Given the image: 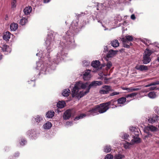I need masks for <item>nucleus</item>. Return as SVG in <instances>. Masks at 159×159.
<instances>
[{
  "label": "nucleus",
  "instance_id": "obj_1",
  "mask_svg": "<svg viewBox=\"0 0 159 159\" xmlns=\"http://www.w3.org/2000/svg\"><path fill=\"white\" fill-rule=\"evenodd\" d=\"M55 33L52 31L48 32L45 41L46 50L48 52L46 54L42 51L36 54L37 56L40 57V59L43 58V62L39 61L36 63V69L39 71L40 74H47L51 72L55 69L56 64L59 63L66 56L67 53L65 52L66 44L63 42H61L59 47V51L52 58L49 57V53L56 46L54 42Z\"/></svg>",
  "mask_w": 159,
  "mask_h": 159
},
{
  "label": "nucleus",
  "instance_id": "obj_2",
  "mask_svg": "<svg viewBox=\"0 0 159 159\" xmlns=\"http://www.w3.org/2000/svg\"><path fill=\"white\" fill-rule=\"evenodd\" d=\"M102 84L100 81H94L89 84L88 82L83 83L81 82L76 83L71 91L72 96L79 100L89 92V89L92 87L100 85Z\"/></svg>",
  "mask_w": 159,
  "mask_h": 159
},
{
  "label": "nucleus",
  "instance_id": "obj_3",
  "mask_svg": "<svg viewBox=\"0 0 159 159\" xmlns=\"http://www.w3.org/2000/svg\"><path fill=\"white\" fill-rule=\"evenodd\" d=\"M70 29L65 33V36L63 37L64 39V43L66 41L67 44L70 45L71 47H74L75 41L73 39L74 33H77L78 31V23L77 20L73 21L71 25Z\"/></svg>",
  "mask_w": 159,
  "mask_h": 159
},
{
  "label": "nucleus",
  "instance_id": "obj_4",
  "mask_svg": "<svg viewBox=\"0 0 159 159\" xmlns=\"http://www.w3.org/2000/svg\"><path fill=\"white\" fill-rule=\"evenodd\" d=\"M125 0H106L105 2L102 3H99L97 9L102 13H106L107 11L109 10V8H113L116 5L124 2Z\"/></svg>",
  "mask_w": 159,
  "mask_h": 159
},
{
  "label": "nucleus",
  "instance_id": "obj_5",
  "mask_svg": "<svg viewBox=\"0 0 159 159\" xmlns=\"http://www.w3.org/2000/svg\"><path fill=\"white\" fill-rule=\"evenodd\" d=\"M129 130L131 132V134L133 136V139H132L130 143L125 141L124 143L123 146L125 149L130 148L132 145L139 142V133L138 129L135 127L130 126L129 127Z\"/></svg>",
  "mask_w": 159,
  "mask_h": 159
},
{
  "label": "nucleus",
  "instance_id": "obj_6",
  "mask_svg": "<svg viewBox=\"0 0 159 159\" xmlns=\"http://www.w3.org/2000/svg\"><path fill=\"white\" fill-rule=\"evenodd\" d=\"M98 108L97 107V105L93 108L92 109L89 110L86 114H82L76 116L74 119L75 121L79 120V119H82L84 117L86 116H89L91 115L95 116L96 115L98 114L99 113Z\"/></svg>",
  "mask_w": 159,
  "mask_h": 159
},
{
  "label": "nucleus",
  "instance_id": "obj_7",
  "mask_svg": "<svg viewBox=\"0 0 159 159\" xmlns=\"http://www.w3.org/2000/svg\"><path fill=\"white\" fill-rule=\"evenodd\" d=\"M133 40V37L131 35H126L125 37L121 39L123 46L126 48H129L132 44L130 42Z\"/></svg>",
  "mask_w": 159,
  "mask_h": 159
},
{
  "label": "nucleus",
  "instance_id": "obj_8",
  "mask_svg": "<svg viewBox=\"0 0 159 159\" xmlns=\"http://www.w3.org/2000/svg\"><path fill=\"white\" fill-rule=\"evenodd\" d=\"M152 53V51L149 50L148 48L146 49L143 53L142 60L144 64H147L151 61V58L150 57Z\"/></svg>",
  "mask_w": 159,
  "mask_h": 159
},
{
  "label": "nucleus",
  "instance_id": "obj_9",
  "mask_svg": "<svg viewBox=\"0 0 159 159\" xmlns=\"http://www.w3.org/2000/svg\"><path fill=\"white\" fill-rule=\"evenodd\" d=\"M91 66L93 68V71L94 72H96L101 69L102 67L104 66V65H103L102 66H101L100 62L98 61H93L92 62Z\"/></svg>",
  "mask_w": 159,
  "mask_h": 159
},
{
  "label": "nucleus",
  "instance_id": "obj_10",
  "mask_svg": "<svg viewBox=\"0 0 159 159\" xmlns=\"http://www.w3.org/2000/svg\"><path fill=\"white\" fill-rule=\"evenodd\" d=\"M97 107L98 108L99 113H102L105 112L109 108L107 102L97 105Z\"/></svg>",
  "mask_w": 159,
  "mask_h": 159
},
{
  "label": "nucleus",
  "instance_id": "obj_11",
  "mask_svg": "<svg viewBox=\"0 0 159 159\" xmlns=\"http://www.w3.org/2000/svg\"><path fill=\"white\" fill-rule=\"evenodd\" d=\"M157 128L156 127L153 125H149L147 127H146L145 129H144V132L147 134V135H146L145 137H150L152 136L151 134L149 133V130H150L152 131H155L157 130Z\"/></svg>",
  "mask_w": 159,
  "mask_h": 159
},
{
  "label": "nucleus",
  "instance_id": "obj_12",
  "mask_svg": "<svg viewBox=\"0 0 159 159\" xmlns=\"http://www.w3.org/2000/svg\"><path fill=\"white\" fill-rule=\"evenodd\" d=\"M30 138L31 139H35L39 135V133L34 129L29 130L26 133Z\"/></svg>",
  "mask_w": 159,
  "mask_h": 159
},
{
  "label": "nucleus",
  "instance_id": "obj_13",
  "mask_svg": "<svg viewBox=\"0 0 159 159\" xmlns=\"http://www.w3.org/2000/svg\"><path fill=\"white\" fill-rule=\"evenodd\" d=\"M126 97H123L119 98L117 100V103L118 105L117 106L122 107L129 102L130 101L127 100V101H126Z\"/></svg>",
  "mask_w": 159,
  "mask_h": 159
},
{
  "label": "nucleus",
  "instance_id": "obj_14",
  "mask_svg": "<svg viewBox=\"0 0 159 159\" xmlns=\"http://www.w3.org/2000/svg\"><path fill=\"white\" fill-rule=\"evenodd\" d=\"M111 90V87L110 86L105 85L103 86L100 91V93L102 94H107Z\"/></svg>",
  "mask_w": 159,
  "mask_h": 159
},
{
  "label": "nucleus",
  "instance_id": "obj_15",
  "mask_svg": "<svg viewBox=\"0 0 159 159\" xmlns=\"http://www.w3.org/2000/svg\"><path fill=\"white\" fill-rule=\"evenodd\" d=\"M90 72L91 70H86L85 71L83 75V78L84 80H89L91 77Z\"/></svg>",
  "mask_w": 159,
  "mask_h": 159
},
{
  "label": "nucleus",
  "instance_id": "obj_16",
  "mask_svg": "<svg viewBox=\"0 0 159 159\" xmlns=\"http://www.w3.org/2000/svg\"><path fill=\"white\" fill-rule=\"evenodd\" d=\"M44 117L42 116L37 115L32 119V120L39 124L43 120Z\"/></svg>",
  "mask_w": 159,
  "mask_h": 159
},
{
  "label": "nucleus",
  "instance_id": "obj_17",
  "mask_svg": "<svg viewBox=\"0 0 159 159\" xmlns=\"http://www.w3.org/2000/svg\"><path fill=\"white\" fill-rule=\"evenodd\" d=\"M108 106L109 108H114L117 107L118 106L116 105V100H112L110 101L107 102Z\"/></svg>",
  "mask_w": 159,
  "mask_h": 159
},
{
  "label": "nucleus",
  "instance_id": "obj_18",
  "mask_svg": "<svg viewBox=\"0 0 159 159\" xmlns=\"http://www.w3.org/2000/svg\"><path fill=\"white\" fill-rule=\"evenodd\" d=\"M159 120V117L156 115H155L152 117L149 118L148 121L149 123L153 124L157 122Z\"/></svg>",
  "mask_w": 159,
  "mask_h": 159
},
{
  "label": "nucleus",
  "instance_id": "obj_19",
  "mask_svg": "<svg viewBox=\"0 0 159 159\" xmlns=\"http://www.w3.org/2000/svg\"><path fill=\"white\" fill-rule=\"evenodd\" d=\"M3 52H5L6 54L10 53L11 51V49L7 45H3L2 48Z\"/></svg>",
  "mask_w": 159,
  "mask_h": 159
},
{
  "label": "nucleus",
  "instance_id": "obj_20",
  "mask_svg": "<svg viewBox=\"0 0 159 159\" xmlns=\"http://www.w3.org/2000/svg\"><path fill=\"white\" fill-rule=\"evenodd\" d=\"M71 115V111L70 110H66L64 113L63 116L64 119L67 120L69 119Z\"/></svg>",
  "mask_w": 159,
  "mask_h": 159
},
{
  "label": "nucleus",
  "instance_id": "obj_21",
  "mask_svg": "<svg viewBox=\"0 0 159 159\" xmlns=\"http://www.w3.org/2000/svg\"><path fill=\"white\" fill-rule=\"evenodd\" d=\"M118 51H115L112 50H110L107 54V57H111L115 55Z\"/></svg>",
  "mask_w": 159,
  "mask_h": 159
},
{
  "label": "nucleus",
  "instance_id": "obj_22",
  "mask_svg": "<svg viewBox=\"0 0 159 159\" xmlns=\"http://www.w3.org/2000/svg\"><path fill=\"white\" fill-rule=\"evenodd\" d=\"M11 33L9 31L6 32L3 36V39L6 41L9 40L11 37Z\"/></svg>",
  "mask_w": 159,
  "mask_h": 159
},
{
  "label": "nucleus",
  "instance_id": "obj_23",
  "mask_svg": "<svg viewBox=\"0 0 159 159\" xmlns=\"http://www.w3.org/2000/svg\"><path fill=\"white\" fill-rule=\"evenodd\" d=\"M18 28V25L15 23H13L10 25V29L11 31H15Z\"/></svg>",
  "mask_w": 159,
  "mask_h": 159
},
{
  "label": "nucleus",
  "instance_id": "obj_24",
  "mask_svg": "<svg viewBox=\"0 0 159 159\" xmlns=\"http://www.w3.org/2000/svg\"><path fill=\"white\" fill-rule=\"evenodd\" d=\"M52 126L51 123L49 122H48L44 124L43 126V127L44 129H49Z\"/></svg>",
  "mask_w": 159,
  "mask_h": 159
},
{
  "label": "nucleus",
  "instance_id": "obj_25",
  "mask_svg": "<svg viewBox=\"0 0 159 159\" xmlns=\"http://www.w3.org/2000/svg\"><path fill=\"white\" fill-rule=\"evenodd\" d=\"M32 10V8L31 7H26L24 9L23 11L25 15H28L30 13Z\"/></svg>",
  "mask_w": 159,
  "mask_h": 159
},
{
  "label": "nucleus",
  "instance_id": "obj_26",
  "mask_svg": "<svg viewBox=\"0 0 159 159\" xmlns=\"http://www.w3.org/2000/svg\"><path fill=\"white\" fill-rule=\"evenodd\" d=\"M70 93V90L68 89H64L62 93V94L64 97H67Z\"/></svg>",
  "mask_w": 159,
  "mask_h": 159
},
{
  "label": "nucleus",
  "instance_id": "obj_27",
  "mask_svg": "<svg viewBox=\"0 0 159 159\" xmlns=\"http://www.w3.org/2000/svg\"><path fill=\"white\" fill-rule=\"evenodd\" d=\"M54 115V112L53 111H48L46 114V117L48 118H52Z\"/></svg>",
  "mask_w": 159,
  "mask_h": 159
},
{
  "label": "nucleus",
  "instance_id": "obj_28",
  "mask_svg": "<svg viewBox=\"0 0 159 159\" xmlns=\"http://www.w3.org/2000/svg\"><path fill=\"white\" fill-rule=\"evenodd\" d=\"M111 45L114 48H116L119 46V43L117 40H114L112 41L111 43Z\"/></svg>",
  "mask_w": 159,
  "mask_h": 159
},
{
  "label": "nucleus",
  "instance_id": "obj_29",
  "mask_svg": "<svg viewBox=\"0 0 159 159\" xmlns=\"http://www.w3.org/2000/svg\"><path fill=\"white\" fill-rule=\"evenodd\" d=\"M65 105V102L64 101H59L57 103V107L59 108H63Z\"/></svg>",
  "mask_w": 159,
  "mask_h": 159
},
{
  "label": "nucleus",
  "instance_id": "obj_30",
  "mask_svg": "<svg viewBox=\"0 0 159 159\" xmlns=\"http://www.w3.org/2000/svg\"><path fill=\"white\" fill-rule=\"evenodd\" d=\"M140 41L142 42L146 46H148L151 44V42L149 40L146 39H142L140 38Z\"/></svg>",
  "mask_w": 159,
  "mask_h": 159
},
{
  "label": "nucleus",
  "instance_id": "obj_31",
  "mask_svg": "<svg viewBox=\"0 0 159 159\" xmlns=\"http://www.w3.org/2000/svg\"><path fill=\"white\" fill-rule=\"evenodd\" d=\"M148 67V66H145L144 65H140V70L142 71H146L149 70Z\"/></svg>",
  "mask_w": 159,
  "mask_h": 159
},
{
  "label": "nucleus",
  "instance_id": "obj_32",
  "mask_svg": "<svg viewBox=\"0 0 159 159\" xmlns=\"http://www.w3.org/2000/svg\"><path fill=\"white\" fill-rule=\"evenodd\" d=\"M28 20L25 18L23 17L20 20V24L22 25H23L26 24L28 22Z\"/></svg>",
  "mask_w": 159,
  "mask_h": 159
},
{
  "label": "nucleus",
  "instance_id": "obj_33",
  "mask_svg": "<svg viewBox=\"0 0 159 159\" xmlns=\"http://www.w3.org/2000/svg\"><path fill=\"white\" fill-rule=\"evenodd\" d=\"M111 147L110 145H107L104 148V152H109L111 150Z\"/></svg>",
  "mask_w": 159,
  "mask_h": 159
},
{
  "label": "nucleus",
  "instance_id": "obj_34",
  "mask_svg": "<svg viewBox=\"0 0 159 159\" xmlns=\"http://www.w3.org/2000/svg\"><path fill=\"white\" fill-rule=\"evenodd\" d=\"M120 136L122 137V139L129 140L128 139L129 136L128 134L125 133H122L120 134Z\"/></svg>",
  "mask_w": 159,
  "mask_h": 159
},
{
  "label": "nucleus",
  "instance_id": "obj_35",
  "mask_svg": "<svg viewBox=\"0 0 159 159\" xmlns=\"http://www.w3.org/2000/svg\"><path fill=\"white\" fill-rule=\"evenodd\" d=\"M125 157L124 155L118 154L116 155L114 157V159H122Z\"/></svg>",
  "mask_w": 159,
  "mask_h": 159
},
{
  "label": "nucleus",
  "instance_id": "obj_36",
  "mask_svg": "<svg viewBox=\"0 0 159 159\" xmlns=\"http://www.w3.org/2000/svg\"><path fill=\"white\" fill-rule=\"evenodd\" d=\"M112 66V64L111 61L108 62L106 65V67L105 68L106 70H108L110 69L111 68V67Z\"/></svg>",
  "mask_w": 159,
  "mask_h": 159
},
{
  "label": "nucleus",
  "instance_id": "obj_37",
  "mask_svg": "<svg viewBox=\"0 0 159 159\" xmlns=\"http://www.w3.org/2000/svg\"><path fill=\"white\" fill-rule=\"evenodd\" d=\"M137 94V93H133L126 95L125 97L126 98H134V97Z\"/></svg>",
  "mask_w": 159,
  "mask_h": 159
},
{
  "label": "nucleus",
  "instance_id": "obj_38",
  "mask_svg": "<svg viewBox=\"0 0 159 159\" xmlns=\"http://www.w3.org/2000/svg\"><path fill=\"white\" fill-rule=\"evenodd\" d=\"M148 97L151 98H154L156 97V94L153 92H150L148 94Z\"/></svg>",
  "mask_w": 159,
  "mask_h": 159
},
{
  "label": "nucleus",
  "instance_id": "obj_39",
  "mask_svg": "<svg viewBox=\"0 0 159 159\" xmlns=\"http://www.w3.org/2000/svg\"><path fill=\"white\" fill-rule=\"evenodd\" d=\"M16 6V0H12L11 3V7L12 8H15Z\"/></svg>",
  "mask_w": 159,
  "mask_h": 159
},
{
  "label": "nucleus",
  "instance_id": "obj_40",
  "mask_svg": "<svg viewBox=\"0 0 159 159\" xmlns=\"http://www.w3.org/2000/svg\"><path fill=\"white\" fill-rule=\"evenodd\" d=\"M138 90H139L138 88L133 89L132 88H127L126 89V90H127L128 92H132Z\"/></svg>",
  "mask_w": 159,
  "mask_h": 159
},
{
  "label": "nucleus",
  "instance_id": "obj_41",
  "mask_svg": "<svg viewBox=\"0 0 159 159\" xmlns=\"http://www.w3.org/2000/svg\"><path fill=\"white\" fill-rule=\"evenodd\" d=\"M89 61L84 60L83 62V65L84 66H87L90 64Z\"/></svg>",
  "mask_w": 159,
  "mask_h": 159
},
{
  "label": "nucleus",
  "instance_id": "obj_42",
  "mask_svg": "<svg viewBox=\"0 0 159 159\" xmlns=\"http://www.w3.org/2000/svg\"><path fill=\"white\" fill-rule=\"evenodd\" d=\"M26 143V141L24 139H21L20 142V145L21 146H24Z\"/></svg>",
  "mask_w": 159,
  "mask_h": 159
},
{
  "label": "nucleus",
  "instance_id": "obj_43",
  "mask_svg": "<svg viewBox=\"0 0 159 159\" xmlns=\"http://www.w3.org/2000/svg\"><path fill=\"white\" fill-rule=\"evenodd\" d=\"M105 159H113V156L110 154H108L105 156Z\"/></svg>",
  "mask_w": 159,
  "mask_h": 159
},
{
  "label": "nucleus",
  "instance_id": "obj_44",
  "mask_svg": "<svg viewBox=\"0 0 159 159\" xmlns=\"http://www.w3.org/2000/svg\"><path fill=\"white\" fill-rule=\"evenodd\" d=\"M120 94V93L119 92H114L110 94V96H113L115 95H118Z\"/></svg>",
  "mask_w": 159,
  "mask_h": 159
},
{
  "label": "nucleus",
  "instance_id": "obj_45",
  "mask_svg": "<svg viewBox=\"0 0 159 159\" xmlns=\"http://www.w3.org/2000/svg\"><path fill=\"white\" fill-rule=\"evenodd\" d=\"M158 82H157L156 83H151L149 85L146 86V87H148V86H151V85H155V84H159V83H158Z\"/></svg>",
  "mask_w": 159,
  "mask_h": 159
},
{
  "label": "nucleus",
  "instance_id": "obj_46",
  "mask_svg": "<svg viewBox=\"0 0 159 159\" xmlns=\"http://www.w3.org/2000/svg\"><path fill=\"white\" fill-rule=\"evenodd\" d=\"M19 152H16L15 153V155H14V158H16L17 157H18L19 156Z\"/></svg>",
  "mask_w": 159,
  "mask_h": 159
},
{
  "label": "nucleus",
  "instance_id": "obj_47",
  "mask_svg": "<svg viewBox=\"0 0 159 159\" xmlns=\"http://www.w3.org/2000/svg\"><path fill=\"white\" fill-rule=\"evenodd\" d=\"M66 125H68L71 126L72 125V123L71 122H68L66 123Z\"/></svg>",
  "mask_w": 159,
  "mask_h": 159
},
{
  "label": "nucleus",
  "instance_id": "obj_48",
  "mask_svg": "<svg viewBox=\"0 0 159 159\" xmlns=\"http://www.w3.org/2000/svg\"><path fill=\"white\" fill-rule=\"evenodd\" d=\"M131 18L132 20H134L135 19V17L134 14H132L131 16Z\"/></svg>",
  "mask_w": 159,
  "mask_h": 159
},
{
  "label": "nucleus",
  "instance_id": "obj_49",
  "mask_svg": "<svg viewBox=\"0 0 159 159\" xmlns=\"http://www.w3.org/2000/svg\"><path fill=\"white\" fill-rule=\"evenodd\" d=\"M156 88V87L154 86L153 87H151L150 88V89L151 90H153L155 89Z\"/></svg>",
  "mask_w": 159,
  "mask_h": 159
},
{
  "label": "nucleus",
  "instance_id": "obj_50",
  "mask_svg": "<svg viewBox=\"0 0 159 159\" xmlns=\"http://www.w3.org/2000/svg\"><path fill=\"white\" fill-rule=\"evenodd\" d=\"M51 0H43L44 2L47 3L48 2Z\"/></svg>",
  "mask_w": 159,
  "mask_h": 159
},
{
  "label": "nucleus",
  "instance_id": "obj_51",
  "mask_svg": "<svg viewBox=\"0 0 159 159\" xmlns=\"http://www.w3.org/2000/svg\"><path fill=\"white\" fill-rule=\"evenodd\" d=\"M108 50V49L107 46H106L104 47L105 51H107Z\"/></svg>",
  "mask_w": 159,
  "mask_h": 159
},
{
  "label": "nucleus",
  "instance_id": "obj_52",
  "mask_svg": "<svg viewBox=\"0 0 159 159\" xmlns=\"http://www.w3.org/2000/svg\"><path fill=\"white\" fill-rule=\"evenodd\" d=\"M122 89L124 90H126L127 88L122 87L121 88Z\"/></svg>",
  "mask_w": 159,
  "mask_h": 159
},
{
  "label": "nucleus",
  "instance_id": "obj_53",
  "mask_svg": "<svg viewBox=\"0 0 159 159\" xmlns=\"http://www.w3.org/2000/svg\"><path fill=\"white\" fill-rule=\"evenodd\" d=\"M2 55L1 54H0V60L2 59Z\"/></svg>",
  "mask_w": 159,
  "mask_h": 159
},
{
  "label": "nucleus",
  "instance_id": "obj_54",
  "mask_svg": "<svg viewBox=\"0 0 159 159\" xmlns=\"http://www.w3.org/2000/svg\"><path fill=\"white\" fill-rule=\"evenodd\" d=\"M136 68L137 69L139 70V67L138 66H136Z\"/></svg>",
  "mask_w": 159,
  "mask_h": 159
},
{
  "label": "nucleus",
  "instance_id": "obj_55",
  "mask_svg": "<svg viewBox=\"0 0 159 159\" xmlns=\"http://www.w3.org/2000/svg\"><path fill=\"white\" fill-rule=\"evenodd\" d=\"M34 79L33 80H31V81L32 82H33L34 83Z\"/></svg>",
  "mask_w": 159,
  "mask_h": 159
},
{
  "label": "nucleus",
  "instance_id": "obj_56",
  "mask_svg": "<svg viewBox=\"0 0 159 159\" xmlns=\"http://www.w3.org/2000/svg\"><path fill=\"white\" fill-rule=\"evenodd\" d=\"M157 60L159 62V56L157 57Z\"/></svg>",
  "mask_w": 159,
  "mask_h": 159
},
{
  "label": "nucleus",
  "instance_id": "obj_57",
  "mask_svg": "<svg viewBox=\"0 0 159 159\" xmlns=\"http://www.w3.org/2000/svg\"><path fill=\"white\" fill-rule=\"evenodd\" d=\"M159 141H156V143H157V144H158V143H158V142H159Z\"/></svg>",
  "mask_w": 159,
  "mask_h": 159
},
{
  "label": "nucleus",
  "instance_id": "obj_58",
  "mask_svg": "<svg viewBox=\"0 0 159 159\" xmlns=\"http://www.w3.org/2000/svg\"><path fill=\"white\" fill-rule=\"evenodd\" d=\"M98 22H100V23H102V22H101V21L100 20H98Z\"/></svg>",
  "mask_w": 159,
  "mask_h": 159
},
{
  "label": "nucleus",
  "instance_id": "obj_59",
  "mask_svg": "<svg viewBox=\"0 0 159 159\" xmlns=\"http://www.w3.org/2000/svg\"><path fill=\"white\" fill-rule=\"evenodd\" d=\"M130 11H131V13H132V12H133V10H131V9H130Z\"/></svg>",
  "mask_w": 159,
  "mask_h": 159
},
{
  "label": "nucleus",
  "instance_id": "obj_60",
  "mask_svg": "<svg viewBox=\"0 0 159 159\" xmlns=\"http://www.w3.org/2000/svg\"><path fill=\"white\" fill-rule=\"evenodd\" d=\"M139 140H140H140H141V139L140 138Z\"/></svg>",
  "mask_w": 159,
  "mask_h": 159
},
{
  "label": "nucleus",
  "instance_id": "obj_61",
  "mask_svg": "<svg viewBox=\"0 0 159 159\" xmlns=\"http://www.w3.org/2000/svg\"><path fill=\"white\" fill-rule=\"evenodd\" d=\"M107 29H104V30H107Z\"/></svg>",
  "mask_w": 159,
  "mask_h": 159
},
{
  "label": "nucleus",
  "instance_id": "obj_62",
  "mask_svg": "<svg viewBox=\"0 0 159 159\" xmlns=\"http://www.w3.org/2000/svg\"><path fill=\"white\" fill-rule=\"evenodd\" d=\"M132 100V99H130V100Z\"/></svg>",
  "mask_w": 159,
  "mask_h": 159
},
{
  "label": "nucleus",
  "instance_id": "obj_63",
  "mask_svg": "<svg viewBox=\"0 0 159 159\" xmlns=\"http://www.w3.org/2000/svg\"><path fill=\"white\" fill-rule=\"evenodd\" d=\"M158 128H159V125H158Z\"/></svg>",
  "mask_w": 159,
  "mask_h": 159
},
{
  "label": "nucleus",
  "instance_id": "obj_64",
  "mask_svg": "<svg viewBox=\"0 0 159 159\" xmlns=\"http://www.w3.org/2000/svg\"><path fill=\"white\" fill-rule=\"evenodd\" d=\"M158 143H159V141L158 142Z\"/></svg>",
  "mask_w": 159,
  "mask_h": 159
}]
</instances>
